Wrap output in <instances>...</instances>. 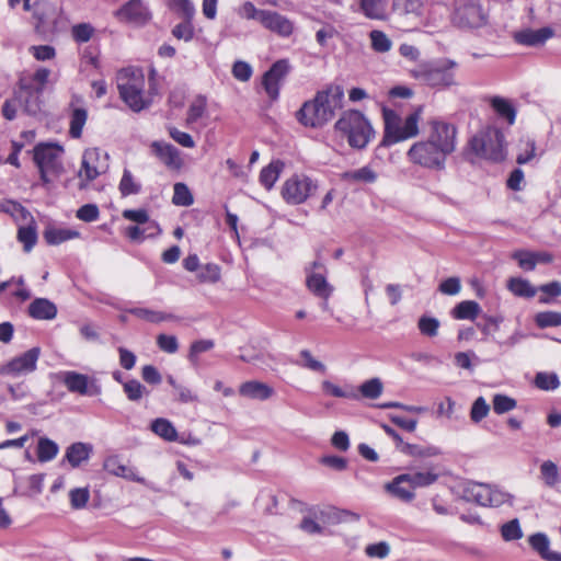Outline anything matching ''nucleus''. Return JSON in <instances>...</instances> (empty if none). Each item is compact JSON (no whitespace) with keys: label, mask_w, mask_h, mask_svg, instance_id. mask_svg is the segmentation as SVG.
<instances>
[{"label":"nucleus","mask_w":561,"mask_h":561,"mask_svg":"<svg viewBox=\"0 0 561 561\" xmlns=\"http://www.w3.org/2000/svg\"><path fill=\"white\" fill-rule=\"evenodd\" d=\"M457 129L453 124L433 119L427 139L414 142L408 150L409 160L426 169H445L446 159L456 149Z\"/></svg>","instance_id":"1"},{"label":"nucleus","mask_w":561,"mask_h":561,"mask_svg":"<svg viewBox=\"0 0 561 561\" xmlns=\"http://www.w3.org/2000/svg\"><path fill=\"white\" fill-rule=\"evenodd\" d=\"M343 101V88L330 84L318 91L312 100L306 101L296 113V118L306 127L321 128L334 117L337 110L342 108Z\"/></svg>","instance_id":"2"},{"label":"nucleus","mask_w":561,"mask_h":561,"mask_svg":"<svg viewBox=\"0 0 561 561\" xmlns=\"http://www.w3.org/2000/svg\"><path fill=\"white\" fill-rule=\"evenodd\" d=\"M117 89L121 99L134 112L147 108L151 100L146 91L144 71L139 68H125L117 73Z\"/></svg>","instance_id":"3"},{"label":"nucleus","mask_w":561,"mask_h":561,"mask_svg":"<svg viewBox=\"0 0 561 561\" xmlns=\"http://www.w3.org/2000/svg\"><path fill=\"white\" fill-rule=\"evenodd\" d=\"M385 134L381 141L383 146H391L415 137L419 134L422 107H417L405 118L400 117L393 110L383 108Z\"/></svg>","instance_id":"4"},{"label":"nucleus","mask_w":561,"mask_h":561,"mask_svg":"<svg viewBox=\"0 0 561 561\" xmlns=\"http://www.w3.org/2000/svg\"><path fill=\"white\" fill-rule=\"evenodd\" d=\"M334 129L347 139L352 148L356 149L365 148L375 136L369 121L355 110L344 112L336 121Z\"/></svg>","instance_id":"5"},{"label":"nucleus","mask_w":561,"mask_h":561,"mask_svg":"<svg viewBox=\"0 0 561 561\" xmlns=\"http://www.w3.org/2000/svg\"><path fill=\"white\" fill-rule=\"evenodd\" d=\"M456 61L443 58L417 65L412 70V76L424 85L444 90L456 84Z\"/></svg>","instance_id":"6"},{"label":"nucleus","mask_w":561,"mask_h":561,"mask_svg":"<svg viewBox=\"0 0 561 561\" xmlns=\"http://www.w3.org/2000/svg\"><path fill=\"white\" fill-rule=\"evenodd\" d=\"M469 148L479 158L502 161L505 159L504 134L496 127L488 126L469 140Z\"/></svg>","instance_id":"7"},{"label":"nucleus","mask_w":561,"mask_h":561,"mask_svg":"<svg viewBox=\"0 0 561 561\" xmlns=\"http://www.w3.org/2000/svg\"><path fill=\"white\" fill-rule=\"evenodd\" d=\"M463 496L484 507H500L512 504L513 495L496 484L468 482L463 486Z\"/></svg>","instance_id":"8"},{"label":"nucleus","mask_w":561,"mask_h":561,"mask_svg":"<svg viewBox=\"0 0 561 561\" xmlns=\"http://www.w3.org/2000/svg\"><path fill=\"white\" fill-rule=\"evenodd\" d=\"M489 12L478 0H456L451 23L462 30L480 28L488 24Z\"/></svg>","instance_id":"9"},{"label":"nucleus","mask_w":561,"mask_h":561,"mask_svg":"<svg viewBox=\"0 0 561 561\" xmlns=\"http://www.w3.org/2000/svg\"><path fill=\"white\" fill-rule=\"evenodd\" d=\"M62 152V148L57 145L42 144L35 147L34 160L44 184L51 183L64 172Z\"/></svg>","instance_id":"10"},{"label":"nucleus","mask_w":561,"mask_h":561,"mask_svg":"<svg viewBox=\"0 0 561 561\" xmlns=\"http://www.w3.org/2000/svg\"><path fill=\"white\" fill-rule=\"evenodd\" d=\"M319 190V181L304 173L288 178L280 190L283 199L289 205H301L314 196Z\"/></svg>","instance_id":"11"},{"label":"nucleus","mask_w":561,"mask_h":561,"mask_svg":"<svg viewBox=\"0 0 561 561\" xmlns=\"http://www.w3.org/2000/svg\"><path fill=\"white\" fill-rule=\"evenodd\" d=\"M108 156L99 148H89L84 150L81 167L78 172L80 179V188H84L89 182L95 180L108 168Z\"/></svg>","instance_id":"12"},{"label":"nucleus","mask_w":561,"mask_h":561,"mask_svg":"<svg viewBox=\"0 0 561 561\" xmlns=\"http://www.w3.org/2000/svg\"><path fill=\"white\" fill-rule=\"evenodd\" d=\"M39 356L41 348L32 347L1 365L0 375L16 378L32 374L37 368Z\"/></svg>","instance_id":"13"},{"label":"nucleus","mask_w":561,"mask_h":561,"mask_svg":"<svg viewBox=\"0 0 561 561\" xmlns=\"http://www.w3.org/2000/svg\"><path fill=\"white\" fill-rule=\"evenodd\" d=\"M58 378L64 382L67 389L73 393L93 397L99 396L102 392V388L96 380L77 371H60L58 373Z\"/></svg>","instance_id":"14"},{"label":"nucleus","mask_w":561,"mask_h":561,"mask_svg":"<svg viewBox=\"0 0 561 561\" xmlns=\"http://www.w3.org/2000/svg\"><path fill=\"white\" fill-rule=\"evenodd\" d=\"M290 71L287 59L275 61L262 77V87L271 101L279 98L280 87Z\"/></svg>","instance_id":"15"},{"label":"nucleus","mask_w":561,"mask_h":561,"mask_svg":"<svg viewBox=\"0 0 561 561\" xmlns=\"http://www.w3.org/2000/svg\"><path fill=\"white\" fill-rule=\"evenodd\" d=\"M42 91L36 87L31 85L30 80L19 81V88L14 93L15 101L19 106L24 110L27 114L35 115L41 108V95Z\"/></svg>","instance_id":"16"},{"label":"nucleus","mask_w":561,"mask_h":561,"mask_svg":"<svg viewBox=\"0 0 561 561\" xmlns=\"http://www.w3.org/2000/svg\"><path fill=\"white\" fill-rule=\"evenodd\" d=\"M104 470L115 477L147 485L145 478L140 477L137 469L122 462L119 456H108L103 463Z\"/></svg>","instance_id":"17"},{"label":"nucleus","mask_w":561,"mask_h":561,"mask_svg":"<svg viewBox=\"0 0 561 561\" xmlns=\"http://www.w3.org/2000/svg\"><path fill=\"white\" fill-rule=\"evenodd\" d=\"M322 263L316 261L312 263V272L307 277V286L316 296L328 300L333 291V287L327 282Z\"/></svg>","instance_id":"18"},{"label":"nucleus","mask_w":561,"mask_h":561,"mask_svg":"<svg viewBox=\"0 0 561 561\" xmlns=\"http://www.w3.org/2000/svg\"><path fill=\"white\" fill-rule=\"evenodd\" d=\"M151 149L168 168L179 170L182 167L183 161L180 150L173 145L163 141H153Z\"/></svg>","instance_id":"19"},{"label":"nucleus","mask_w":561,"mask_h":561,"mask_svg":"<svg viewBox=\"0 0 561 561\" xmlns=\"http://www.w3.org/2000/svg\"><path fill=\"white\" fill-rule=\"evenodd\" d=\"M239 393L241 397L250 400L265 401L272 398L275 391L265 382L249 380L240 385Z\"/></svg>","instance_id":"20"},{"label":"nucleus","mask_w":561,"mask_h":561,"mask_svg":"<svg viewBox=\"0 0 561 561\" xmlns=\"http://www.w3.org/2000/svg\"><path fill=\"white\" fill-rule=\"evenodd\" d=\"M554 35L551 27H541L538 30L525 28L514 34L516 43L525 46H538L546 43Z\"/></svg>","instance_id":"21"},{"label":"nucleus","mask_w":561,"mask_h":561,"mask_svg":"<svg viewBox=\"0 0 561 561\" xmlns=\"http://www.w3.org/2000/svg\"><path fill=\"white\" fill-rule=\"evenodd\" d=\"M70 128L69 134L72 138H80L82 129L87 123L88 112L82 106V100L78 95H73L70 102Z\"/></svg>","instance_id":"22"},{"label":"nucleus","mask_w":561,"mask_h":561,"mask_svg":"<svg viewBox=\"0 0 561 561\" xmlns=\"http://www.w3.org/2000/svg\"><path fill=\"white\" fill-rule=\"evenodd\" d=\"M265 28L277 33L279 36L287 37L289 36L294 31V24L290 20H288L286 16L274 12V11H266L264 18L262 19L261 23Z\"/></svg>","instance_id":"23"},{"label":"nucleus","mask_w":561,"mask_h":561,"mask_svg":"<svg viewBox=\"0 0 561 561\" xmlns=\"http://www.w3.org/2000/svg\"><path fill=\"white\" fill-rule=\"evenodd\" d=\"M528 542L540 558L546 561H561V553L550 550V540L543 533H536L528 537Z\"/></svg>","instance_id":"24"},{"label":"nucleus","mask_w":561,"mask_h":561,"mask_svg":"<svg viewBox=\"0 0 561 561\" xmlns=\"http://www.w3.org/2000/svg\"><path fill=\"white\" fill-rule=\"evenodd\" d=\"M92 451L93 446L89 443H73L67 447L65 453V459L70 463L72 468H77L82 462L89 460Z\"/></svg>","instance_id":"25"},{"label":"nucleus","mask_w":561,"mask_h":561,"mask_svg":"<svg viewBox=\"0 0 561 561\" xmlns=\"http://www.w3.org/2000/svg\"><path fill=\"white\" fill-rule=\"evenodd\" d=\"M28 314L36 320H53L57 316V307L46 298H36L28 306Z\"/></svg>","instance_id":"26"},{"label":"nucleus","mask_w":561,"mask_h":561,"mask_svg":"<svg viewBox=\"0 0 561 561\" xmlns=\"http://www.w3.org/2000/svg\"><path fill=\"white\" fill-rule=\"evenodd\" d=\"M385 488L391 495L405 503L411 502L415 497L414 490L408 484L404 474L396 477Z\"/></svg>","instance_id":"27"},{"label":"nucleus","mask_w":561,"mask_h":561,"mask_svg":"<svg viewBox=\"0 0 561 561\" xmlns=\"http://www.w3.org/2000/svg\"><path fill=\"white\" fill-rule=\"evenodd\" d=\"M79 237L80 232L78 230L67 227L51 226L44 231V239L50 245H59Z\"/></svg>","instance_id":"28"},{"label":"nucleus","mask_w":561,"mask_h":561,"mask_svg":"<svg viewBox=\"0 0 561 561\" xmlns=\"http://www.w3.org/2000/svg\"><path fill=\"white\" fill-rule=\"evenodd\" d=\"M390 0H360V10L371 20H386L389 14Z\"/></svg>","instance_id":"29"},{"label":"nucleus","mask_w":561,"mask_h":561,"mask_svg":"<svg viewBox=\"0 0 561 561\" xmlns=\"http://www.w3.org/2000/svg\"><path fill=\"white\" fill-rule=\"evenodd\" d=\"M490 105L499 117L505 119L508 125H513L516 119V108L512 101L502 96H493Z\"/></svg>","instance_id":"30"},{"label":"nucleus","mask_w":561,"mask_h":561,"mask_svg":"<svg viewBox=\"0 0 561 561\" xmlns=\"http://www.w3.org/2000/svg\"><path fill=\"white\" fill-rule=\"evenodd\" d=\"M128 312L135 316L138 319L151 322V323H160L163 321H172L178 320V317L172 313H167L159 310H152L148 308H131Z\"/></svg>","instance_id":"31"},{"label":"nucleus","mask_w":561,"mask_h":561,"mask_svg":"<svg viewBox=\"0 0 561 561\" xmlns=\"http://www.w3.org/2000/svg\"><path fill=\"white\" fill-rule=\"evenodd\" d=\"M0 211L10 215L19 225L33 221L31 213L20 203L4 201L0 203Z\"/></svg>","instance_id":"32"},{"label":"nucleus","mask_w":561,"mask_h":561,"mask_svg":"<svg viewBox=\"0 0 561 561\" xmlns=\"http://www.w3.org/2000/svg\"><path fill=\"white\" fill-rule=\"evenodd\" d=\"M341 179L348 183L370 184L376 182L377 173L370 167L365 165L363 168L342 173Z\"/></svg>","instance_id":"33"},{"label":"nucleus","mask_w":561,"mask_h":561,"mask_svg":"<svg viewBox=\"0 0 561 561\" xmlns=\"http://www.w3.org/2000/svg\"><path fill=\"white\" fill-rule=\"evenodd\" d=\"M160 232L161 229L157 222H148L144 227H140V225L130 226L125 233L131 241L141 242L146 238L158 236Z\"/></svg>","instance_id":"34"},{"label":"nucleus","mask_w":561,"mask_h":561,"mask_svg":"<svg viewBox=\"0 0 561 561\" xmlns=\"http://www.w3.org/2000/svg\"><path fill=\"white\" fill-rule=\"evenodd\" d=\"M321 388L324 394L331 396L334 398H343V399H350V400H358L359 396L352 386H347L345 388L333 383L330 380H323L321 382Z\"/></svg>","instance_id":"35"},{"label":"nucleus","mask_w":561,"mask_h":561,"mask_svg":"<svg viewBox=\"0 0 561 561\" xmlns=\"http://www.w3.org/2000/svg\"><path fill=\"white\" fill-rule=\"evenodd\" d=\"M402 454L411 456V457H417V458H431L442 455V450L432 445H414V444H408L405 443L402 445V448L400 450Z\"/></svg>","instance_id":"36"},{"label":"nucleus","mask_w":561,"mask_h":561,"mask_svg":"<svg viewBox=\"0 0 561 561\" xmlns=\"http://www.w3.org/2000/svg\"><path fill=\"white\" fill-rule=\"evenodd\" d=\"M207 99L203 95H197L190 104L185 123L192 127L197 121L206 115Z\"/></svg>","instance_id":"37"},{"label":"nucleus","mask_w":561,"mask_h":561,"mask_svg":"<svg viewBox=\"0 0 561 561\" xmlns=\"http://www.w3.org/2000/svg\"><path fill=\"white\" fill-rule=\"evenodd\" d=\"M408 480V484L414 489L425 488L435 483L438 479V474L432 469L426 471H417L412 473H403Z\"/></svg>","instance_id":"38"},{"label":"nucleus","mask_w":561,"mask_h":561,"mask_svg":"<svg viewBox=\"0 0 561 561\" xmlns=\"http://www.w3.org/2000/svg\"><path fill=\"white\" fill-rule=\"evenodd\" d=\"M481 312L478 302L473 300H465L459 302L451 311L455 319L458 320H474Z\"/></svg>","instance_id":"39"},{"label":"nucleus","mask_w":561,"mask_h":561,"mask_svg":"<svg viewBox=\"0 0 561 561\" xmlns=\"http://www.w3.org/2000/svg\"><path fill=\"white\" fill-rule=\"evenodd\" d=\"M540 478L546 486L556 488L561 481L557 463L551 460H545L540 465Z\"/></svg>","instance_id":"40"},{"label":"nucleus","mask_w":561,"mask_h":561,"mask_svg":"<svg viewBox=\"0 0 561 561\" xmlns=\"http://www.w3.org/2000/svg\"><path fill=\"white\" fill-rule=\"evenodd\" d=\"M284 169V163L280 161H273L267 167L263 168L260 173V182L266 188L271 190L275 182L278 180L279 174Z\"/></svg>","instance_id":"41"},{"label":"nucleus","mask_w":561,"mask_h":561,"mask_svg":"<svg viewBox=\"0 0 561 561\" xmlns=\"http://www.w3.org/2000/svg\"><path fill=\"white\" fill-rule=\"evenodd\" d=\"M18 239L23 243L26 252L31 251L37 240L36 226L34 220L19 225Z\"/></svg>","instance_id":"42"},{"label":"nucleus","mask_w":561,"mask_h":561,"mask_svg":"<svg viewBox=\"0 0 561 561\" xmlns=\"http://www.w3.org/2000/svg\"><path fill=\"white\" fill-rule=\"evenodd\" d=\"M383 390V385L379 378H371L364 381L359 387L357 393L359 398L375 400L378 399Z\"/></svg>","instance_id":"43"},{"label":"nucleus","mask_w":561,"mask_h":561,"mask_svg":"<svg viewBox=\"0 0 561 561\" xmlns=\"http://www.w3.org/2000/svg\"><path fill=\"white\" fill-rule=\"evenodd\" d=\"M58 451L59 447L54 440L47 437L39 438L37 444V458L41 462L53 460L58 455Z\"/></svg>","instance_id":"44"},{"label":"nucleus","mask_w":561,"mask_h":561,"mask_svg":"<svg viewBox=\"0 0 561 561\" xmlns=\"http://www.w3.org/2000/svg\"><path fill=\"white\" fill-rule=\"evenodd\" d=\"M151 431L161 438L173 442L178 437L175 427L167 419H156L151 423Z\"/></svg>","instance_id":"45"},{"label":"nucleus","mask_w":561,"mask_h":561,"mask_svg":"<svg viewBox=\"0 0 561 561\" xmlns=\"http://www.w3.org/2000/svg\"><path fill=\"white\" fill-rule=\"evenodd\" d=\"M507 287L514 295L519 297L531 298L537 294V288L528 280L518 277L511 278Z\"/></svg>","instance_id":"46"},{"label":"nucleus","mask_w":561,"mask_h":561,"mask_svg":"<svg viewBox=\"0 0 561 561\" xmlns=\"http://www.w3.org/2000/svg\"><path fill=\"white\" fill-rule=\"evenodd\" d=\"M423 4L420 0H393L392 10L403 15H415L422 14Z\"/></svg>","instance_id":"47"},{"label":"nucleus","mask_w":561,"mask_h":561,"mask_svg":"<svg viewBox=\"0 0 561 561\" xmlns=\"http://www.w3.org/2000/svg\"><path fill=\"white\" fill-rule=\"evenodd\" d=\"M318 510L310 508L308 514L305 515L299 524V528L309 535H320L323 533V527L317 522Z\"/></svg>","instance_id":"48"},{"label":"nucleus","mask_w":561,"mask_h":561,"mask_svg":"<svg viewBox=\"0 0 561 561\" xmlns=\"http://www.w3.org/2000/svg\"><path fill=\"white\" fill-rule=\"evenodd\" d=\"M535 386L543 391H553L559 388L560 380L556 373L540 371L535 376Z\"/></svg>","instance_id":"49"},{"label":"nucleus","mask_w":561,"mask_h":561,"mask_svg":"<svg viewBox=\"0 0 561 561\" xmlns=\"http://www.w3.org/2000/svg\"><path fill=\"white\" fill-rule=\"evenodd\" d=\"M370 46L377 53H387L392 47L391 39L386 33L379 30H373L369 33Z\"/></svg>","instance_id":"50"},{"label":"nucleus","mask_w":561,"mask_h":561,"mask_svg":"<svg viewBox=\"0 0 561 561\" xmlns=\"http://www.w3.org/2000/svg\"><path fill=\"white\" fill-rule=\"evenodd\" d=\"M172 203L176 206H191L194 203L193 195L184 183H176L173 187Z\"/></svg>","instance_id":"51"},{"label":"nucleus","mask_w":561,"mask_h":561,"mask_svg":"<svg viewBox=\"0 0 561 561\" xmlns=\"http://www.w3.org/2000/svg\"><path fill=\"white\" fill-rule=\"evenodd\" d=\"M535 323L537 327L545 328H553L561 325V312L558 311H542L538 312L535 316Z\"/></svg>","instance_id":"52"},{"label":"nucleus","mask_w":561,"mask_h":561,"mask_svg":"<svg viewBox=\"0 0 561 561\" xmlns=\"http://www.w3.org/2000/svg\"><path fill=\"white\" fill-rule=\"evenodd\" d=\"M439 325V320L430 316H422L417 321V329L421 334L428 337H434L438 334Z\"/></svg>","instance_id":"53"},{"label":"nucleus","mask_w":561,"mask_h":561,"mask_svg":"<svg viewBox=\"0 0 561 561\" xmlns=\"http://www.w3.org/2000/svg\"><path fill=\"white\" fill-rule=\"evenodd\" d=\"M123 389L130 401H139L145 394H148L146 387L136 379L123 382Z\"/></svg>","instance_id":"54"},{"label":"nucleus","mask_w":561,"mask_h":561,"mask_svg":"<svg viewBox=\"0 0 561 561\" xmlns=\"http://www.w3.org/2000/svg\"><path fill=\"white\" fill-rule=\"evenodd\" d=\"M523 530L517 518L501 526V536L505 541H515L523 537Z\"/></svg>","instance_id":"55"},{"label":"nucleus","mask_w":561,"mask_h":561,"mask_svg":"<svg viewBox=\"0 0 561 561\" xmlns=\"http://www.w3.org/2000/svg\"><path fill=\"white\" fill-rule=\"evenodd\" d=\"M119 191L123 196L137 194L140 191V185L135 181L131 172L127 169L123 172V176L119 182Z\"/></svg>","instance_id":"56"},{"label":"nucleus","mask_w":561,"mask_h":561,"mask_svg":"<svg viewBox=\"0 0 561 561\" xmlns=\"http://www.w3.org/2000/svg\"><path fill=\"white\" fill-rule=\"evenodd\" d=\"M493 403V411L496 414H503L506 412H510L514 410L517 405V402L515 399L505 396V394H495L492 400Z\"/></svg>","instance_id":"57"},{"label":"nucleus","mask_w":561,"mask_h":561,"mask_svg":"<svg viewBox=\"0 0 561 561\" xmlns=\"http://www.w3.org/2000/svg\"><path fill=\"white\" fill-rule=\"evenodd\" d=\"M197 277L202 283H216L220 279V267L215 263H208L198 270Z\"/></svg>","instance_id":"58"},{"label":"nucleus","mask_w":561,"mask_h":561,"mask_svg":"<svg viewBox=\"0 0 561 561\" xmlns=\"http://www.w3.org/2000/svg\"><path fill=\"white\" fill-rule=\"evenodd\" d=\"M490 407L483 397H479L472 403L470 410V419L474 423H479L489 414Z\"/></svg>","instance_id":"59"},{"label":"nucleus","mask_w":561,"mask_h":561,"mask_svg":"<svg viewBox=\"0 0 561 561\" xmlns=\"http://www.w3.org/2000/svg\"><path fill=\"white\" fill-rule=\"evenodd\" d=\"M192 19H184L183 22L179 23L172 30V34L178 39L190 42L194 36V27L191 22Z\"/></svg>","instance_id":"60"},{"label":"nucleus","mask_w":561,"mask_h":561,"mask_svg":"<svg viewBox=\"0 0 561 561\" xmlns=\"http://www.w3.org/2000/svg\"><path fill=\"white\" fill-rule=\"evenodd\" d=\"M170 8L183 19H192L195 8L190 0H170Z\"/></svg>","instance_id":"61"},{"label":"nucleus","mask_w":561,"mask_h":561,"mask_svg":"<svg viewBox=\"0 0 561 561\" xmlns=\"http://www.w3.org/2000/svg\"><path fill=\"white\" fill-rule=\"evenodd\" d=\"M69 496L71 506L75 510H80L87 505L90 499V492L87 488H77L70 491Z\"/></svg>","instance_id":"62"},{"label":"nucleus","mask_w":561,"mask_h":561,"mask_svg":"<svg viewBox=\"0 0 561 561\" xmlns=\"http://www.w3.org/2000/svg\"><path fill=\"white\" fill-rule=\"evenodd\" d=\"M301 363L300 365L307 369L318 373H325V365L320 360L316 359L311 352L308 350H302L300 352Z\"/></svg>","instance_id":"63"},{"label":"nucleus","mask_w":561,"mask_h":561,"mask_svg":"<svg viewBox=\"0 0 561 561\" xmlns=\"http://www.w3.org/2000/svg\"><path fill=\"white\" fill-rule=\"evenodd\" d=\"M157 345L158 347L168 353V354H174L179 350V342L176 336L169 335V334H159L157 336Z\"/></svg>","instance_id":"64"}]
</instances>
